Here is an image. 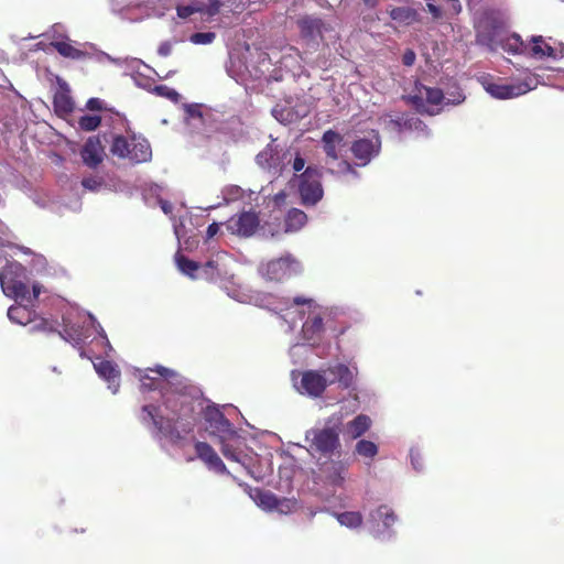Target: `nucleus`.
<instances>
[{
  "instance_id": "nucleus-9",
  "label": "nucleus",
  "mask_w": 564,
  "mask_h": 564,
  "mask_svg": "<svg viewBox=\"0 0 564 564\" xmlns=\"http://www.w3.org/2000/svg\"><path fill=\"white\" fill-rule=\"evenodd\" d=\"M310 449L323 456H330L339 446V436L335 429H312L306 432Z\"/></svg>"
},
{
  "instance_id": "nucleus-20",
  "label": "nucleus",
  "mask_w": 564,
  "mask_h": 564,
  "mask_svg": "<svg viewBox=\"0 0 564 564\" xmlns=\"http://www.w3.org/2000/svg\"><path fill=\"white\" fill-rule=\"evenodd\" d=\"M325 373L333 376V378L328 379L329 384L338 382L344 389L350 388L355 380L354 371L344 364H337L334 367H329L325 370Z\"/></svg>"
},
{
  "instance_id": "nucleus-35",
  "label": "nucleus",
  "mask_w": 564,
  "mask_h": 564,
  "mask_svg": "<svg viewBox=\"0 0 564 564\" xmlns=\"http://www.w3.org/2000/svg\"><path fill=\"white\" fill-rule=\"evenodd\" d=\"M372 518L381 520L384 528L389 529L397 521V516L394 511L388 506H380L375 513H372Z\"/></svg>"
},
{
  "instance_id": "nucleus-16",
  "label": "nucleus",
  "mask_w": 564,
  "mask_h": 564,
  "mask_svg": "<svg viewBox=\"0 0 564 564\" xmlns=\"http://www.w3.org/2000/svg\"><path fill=\"white\" fill-rule=\"evenodd\" d=\"M226 69L237 84L243 87L247 86V61L241 50L234 48L230 51Z\"/></svg>"
},
{
  "instance_id": "nucleus-14",
  "label": "nucleus",
  "mask_w": 564,
  "mask_h": 564,
  "mask_svg": "<svg viewBox=\"0 0 564 564\" xmlns=\"http://www.w3.org/2000/svg\"><path fill=\"white\" fill-rule=\"evenodd\" d=\"M482 86L485 90L492 97L498 99H509L525 94L529 88L525 84H512L506 85L498 82H494L489 78L482 79Z\"/></svg>"
},
{
  "instance_id": "nucleus-30",
  "label": "nucleus",
  "mask_w": 564,
  "mask_h": 564,
  "mask_svg": "<svg viewBox=\"0 0 564 564\" xmlns=\"http://www.w3.org/2000/svg\"><path fill=\"white\" fill-rule=\"evenodd\" d=\"M32 312L26 306H11L8 310V317L11 322L20 324V325H26L29 323L34 322L32 318Z\"/></svg>"
},
{
  "instance_id": "nucleus-42",
  "label": "nucleus",
  "mask_w": 564,
  "mask_h": 564,
  "mask_svg": "<svg viewBox=\"0 0 564 564\" xmlns=\"http://www.w3.org/2000/svg\"><path fill=\"white\" fill-rule=\"evenodd\" d=\"M215 39L216 34L214 32H196L191 35L189 41L193 44H210Z\"/></svg>"
},
{
  "instance_id": "nucleus-12",
  "label": "nucleus",
  "mask_w": 564,
  "mask_h": 564,
  "mask_svg": "<svg viewBox=\"0 0 564 564\" xmlns=\"http://www.w3.org/2000/svg\"><path fill=\"white\" fill-rule=\"evenodd\" d=\"M381 140L378 133H373L371 138H361L352 142L351 153L359 161V165H367L372 158L379 154Z\"/></svg>"
},
{
  "instance_id": "nucleus-55",
  "label": "nucleus",
  "mask_w": 564,
  "mask_h": 564,
  "mask_svg": "<svg viewBox=\"0 0 564 564\" xmlns=\"http://www.w3.org/2000/svg\"><path fill=\"white\" fill-rule=\"evenodd\" d=\"M293 304L294 305H308V306H311L313 304V300L312 299H306L304 296H295L293 299Z\"/></svg>"
},
{
  "instance_id": "nucleus-33",
  "label": "nucleus",
  "mask_w": 564,
  "mask_h": 564,
  "mask_svg": "<svg viewBox=\"0 0 564 564\" xmlns=\"http://www.w3.org/2000/svg\"><path fill=\"white\" fill-rule=\"evenodd\" d=\"M337 521L347 528L356 529L362 524V516L358 511H346L341 513H334Z\"/></svg>"
},
{
  "instance_id": "nucleus-57",
  "label": "nucleus",
  "mask_w": 564,
  "mask_h": 564,
  "mask_svg": "<svg viewBox=\"0 0 564 564\" xmlns=\"http://www.w3.org/2000/svg\"><path fill=\"white\" fill-rule=\"evenodd\" d=\"M219 231V225L217 223H213L207 227V238H213Z\"/></svg>"
},
{
  "instance_id": "nucleus-17",
  "label": "nucleus",
  "mask_w": 564,
  "mask_h": 564,
  "mask_svg": "<svg viewBox=\"0 0 564 564\" xmlns=\"http://www.w3.org/2000/svg\"><path fill=\"white\" fill-rule=\"evenodd\" d=\"M194 447L197 457L203 460L210 470L216 473L226 471L224 462L208 443L198 441L195 443Z\"/></svg>"
},
{
  "instance_id": "nucleus-61",
  "label": "nucleus",
  "mask_w": 564,
  "mask_h": 564,
  "mask_svg": "<svg viewBox=\"0 0 564 564\" xmlns=\"http://www.w3.org/2000/svg\"><path fill=\"white\" fill-rule=\"evenodd\" d=\"M187 112H188L191 116H195L196 113L200 116V112L196 111V109H194V106H188V107H187Z\"/></svg>"
},
{
  "instance_id": "nucleus-54",
  "label": "nucleus",
  "mask_w": 564,
  "mask_h": 564,
  "mask_svg": "<svg viewBox=\"0 0 564 564\" xmlns=\"http://www.w3.org/2000/svg\"><path fill=\"white\" fill-rule=\"evenodd\" d=\"M427 10L434 19H440L442 17L441 9L433 3H427Z\"/></svg>"
},
{
  "instance_id": "nucleus-56",
  "label": "nucleus",
  "mask_w": 564,
  "mask_h": 564,
  "mask_svg": "<svg viewBox=\"0 0 564 564\" xmlns=\"http://www.w3.org/2000/svg\"><path fill=\"white\" fill-rule=\"evenodd\" d=\"M451 4V11L453 14H458L462 11L459 0H446Z\"/></svg>"
},
{
  "instance_id": "nucleus-10",
  "label": "nucleus",
  "mask_w": 564,
  "mask_h": 564,
  "mask_svg": "<svg viewBox=\"0 0 564 564\" xmlns=\"http://www.w3.org/2000/svg\"><path fill=\"white\" fill-rule=\"evenodd\" d=\"M249 497L256 502L258 507L265 511H278L282 514L291 513L296 508V500L290 498L279 499L274 494L269 490L256 489L252 494L249 491Z\"/></svg>"
},
{
  "instance_id": "nucleus-62",
  "label": "nucleus",
  "mask_w": 564,
  "mask_h": 564,
  "mask_svg": "<svg viewBox=\"0 0 564 564\" xmlns=\"http://www.w3.org/2000/svg\"><path fill=\"white\" fill-rule=\"evenodd\" d=\"M173 72H169L163 78H169L170 74H172Z\"/></svg>"
},
{
  "instance_id": "nucleus-32",
  "label": "nucleus",
  "mask_w": 564,
  "mask_h": 564,
  "mask_svg": "<svg viewBox=\"0 0 564 564\" xmlns=\"http://www.w3.org/2000/svg\"><path fill=\"white\" fill-rule=\"evenodd\" d=\"M227 229L235 235L247 236V212L242 210L238 216L229 218L226 223Z\"/></svg>"
},
{
  "instance_id": "nucleus-39",
  "label": "nucleus",
  "mask_w": 564,
  "mask_h": 564,
  "mask_svg": "<svg viewBox=\"0 0 564 564\" xmlns=\"http://www.w3.org/2000/svg\"><path fill=\"white\" fill-rule=\"evenodd\" d=\"M274 117L282 123H292L299 119V116L290 108L276 106L273 109Z\"/></svg>"
},
{
  "instance_id": "nucleus-48",
  "label": "nucleus",
  "mask_w": 564,
  "mask_h": 564,
  "mask_svg": "<svg viewBox=\"0 0 564 564\" xmlns=\"http://www.w3.org/2000/svg\"><path fill=\"white\" fill-rule=\"evenodd\" d=\"M260 225L258 215L249 210V236L253 235Z\"/></svg>"
},
{
  "instance_id": "nucleus-50",
  "label": "nucleus",
  "mask_w": 564,
  "mask_h": 564,
  "mask_svg": "<svg viewBox=\"0 0 564 564\" xmlns=\"http://www.w3.org/2000/svg\"><path fill=\"white\" fill-rule=\"evenodd\" d=\"M416 55L413 50H405V52L402 55V63L405 66H412L415 62Z\"/></svg>"
},
{
  "instance_id": "nucleus-1",
  "label": "nucleus",
  "mask_w": 564,
  "mask_h": 564,
  "mask_svg": "<svg viewBox=\"0 0 564 564\" xmlns=\"http://www.w3.org/2000/svg\"><path fill=\"white\" fill-rule=\"evenodd\" d=\"M171 411V417L159 415L158 408L152 404L142 406L141 421L147 424L151 422L160 434L173 445H178L194 432L197 416L194 405L185 397L169 398L165 402Z\"/></svg>"
},
{
  "instance_id": "nucleus-24",
  "label": "nucleus",
  "mask_w": 564,
  "mask_h": 564,
  "mask_svg": "<svg viewBox=\"0 0 564 564\" xmlns=\"http://www.w3.org/2000/svg\"><path fill=\"white\" fill-rule=\"evenodd\" d=\"M95 369L100 377L109 382V387L113 388L112 391L116 393L119 388V378L120 372L113 362L109 360H101L97 365H95Z\"/></svg>"
},
{
  "instance_id": "nucleus-51",
  "label": "nucleus",
  "mask_w": 564,
  "mask_h": 564,
  "mask_svg": "<svg viewBox=\"0 0 564 564\" xmlns=\"http://www.w3.org/2000/svg\"><path fill=\"white\" fill-rule=\"evenodd\" d=\"M171 52H172V44L167 41L162 42L158 48L159 55H161L163 57L169 56L171 54Z\"/></svg>"
},
{
  "instance_id": "nucleus-28",
  "label": "nucleus",
  "mask_w": 564,
  "mask_h": 564,
  "mask_svg": "<svg viewBox=\"0 0 564 564\" xmlns=\"http://www.w3.org/2000/svg\"><path fill=\"white\" fill-rule=\"evenodd\" d=\"M51 45L58 52V54L66 58L79 61L86 58L89 55L87 52L75 47L69 42L55 41L52 42Z\"/></svg>"
},
{
  "instance_id": "nucleus-21",
  "label": "nucleus",
  "mask_w": 564,
  "mask_h": 564,
  "mask_svg": "<svg viewBox=\"0 0 564 564\" xmlns=\"http://www.w3.org/2000/svg\"><path fill=\"white\" fill-rule=\"evenodd\" d=\"M242 0H208L206 3L200 1L203 17L213 18L220 12L223 7H228L231 12H240L239 4Z\"/></svg>"
},
{
  "instance_id": "nucleus-19",
  "label": "nucleus",
  "mask_w": 564,
  "mask_h": 564,
  "mask_svg": "<svg viewBox=\"0 0 564 564\" xmlns=\"http://www.w3.org/2000/svg\"><path fill=\"white\" fill-rule=\"evenodd\" d=\"M499 47L508 54L525 55L529 45L521 39L518 33L506 35L505 33L498 39Z\"/></svg>"
},
{
  "instance_id": "nucleus-31",
  "label": "nucleus",
  "mask_w": 564,
  "mask_h": 564,
  "mask_svg": "<svg viewBox=\"0 0 564 564\" xmlns=\"http://www.w3.org/2000/svg\"><path fill=\"white\" fill-rule=\"evenodd\" d=\"M175 261H176L178 270L182 273L188 275L192 279L197 278V275L195 273L198 272L199 268H200V264L198 262L186 258L185 256L181 254L180 252H177L175 254Z\"/></svg>"
},
{
  "instance_id": "nucleus-52",
  "label": "nucleus",
  "mask_w": 564,
  "mask_h": 564,
  "mask_svg": "<svg viewBox=\"0 0 564 564\" xmlns=\"http://www.w3.org/2000/svg\"><path fill=\"white\" fill-rule=\"evenodd\" d=\"M339 172L357 174L354 166L348 161L345 160L339 163Z\"/></svg>"
},
{
  "instance_id": "nucleus-45",
  "label": "nucleus",
  "mask_w": 564,
  "mask_h": 564,
  "mask_svg": "<svg viewBox=\"0 0 564 564\" xmlns=\"http://www.w3.org/2000/svg\"><path fill=\"white\" fill-rule=\"evenodd\" d=\"M31 330H39V332H55V328L52 323H50L47 319L40 318L37 322L33 324L31 327Z\"/></svg>"
},
{
  "instance_id": "nucleus-53",
  "label": "nucleus",
  "mask_w": 564,
  "mask_h": 564,
  "mask_svg": "<svg viewBox=\"0 0 564 564\" xmlns=\"http://www.w3.org/2000/svg\"><path fill=\"white\" fill-rule=\"evenodd\" d=\"M148 370L151 371V372H156L159 376L164 377V378H167V377L173 375L172 370H170V369H167L165 367H162V366H159L155 369H148Z\"/></svg>"
},
{
  "instance_id": "nucleus-2",
  "label": "nucleus",
  "mask_w": 564,
  "mask_h": 564,
  "mask_svg": "<svg viewBox=\"0 0 564 564\" xmlns=\"http://www.w3.org/2000/svg\"><path fill=\"white\" fill-rule=\"evenodd\" d=\"M206 431L219 440L223 455L230 460L242 462L245 438L237 434L230 421L216 405H208L204 411Z\"/></svg>"
},
{
  "instance_id": "nucleus-58",
  "label": "nucleus",
  "mask_w": 564,
  "mask_h": 564,
  "mask_svg": "<svg viewBox=\"0 0 564 564\" xmlns=\"http://www.w3.org/2000/svg\"><path fill=\"white\" fill-rule=\"evenodd\" d=\"M32 290H33V297L37 299V296L40 295V293L42 291V286L36 283V284H33Z\"/></svg>"
},
{
  "instance_id": "nucleus-4",
  "label": "nucleus",
  "mask_w": 564,
  "mask_h": 564,
  "mask_svg": "<svg viewBox=\"0 0 564 564\" xmlns=\"http://www.w3.org/2000/svg\"><path fill=\"white\" fill-rule=\"evenodd\" d=\"M110 152L120 159H128L134 164L149 162L152 158V149L149 141L135 134L130 138L116 135L112 140Z\"/></svg>"
},
{
  "instance_id": "nucleus-46",
  "label": "nucleus",
  "mask_w": 564,
  "mask_h": 564,
  "mask_svg": "<svg viewBox=\"0 0 564 564\" xmlns=\"http://www.w3.org/2000/svg\"><path fill=\"white\" fill-rule=\"evenodd\" d=\"M217 270V263L213 260L207 261L204 265H200L199 271L203 272L207 279H214L215 271Z\"/></svg>"
},
{
  "instance_id": "nucleus-41",
  "label": "nucleus",
  "mask_w": 564,
  "mask_h": 564,
  "mask_svg": "<svg viewBox=\"0 0 564 564\" xmlns=\"http://www.w3.org/2000/svg\"><path fill=\"white\" fill-rule=\"evenodd\" d=\"M151 91L156 96L164 97L173 102H177L180 99V94L166 85H156L151 89Z\"/></svg>"
},
{
  "instance_id": "nucleus-27",
  "label": "nucleus",
  "mask_w": 564,
  "mask_h": 564,
  "mask_svg": "<svg viewBox=\"0 0 564 564\" xmlns=\"http://www.w3.org/2000/svg\"><path fill=\"white\" fill-rule=\"evenodd\" d=\"M307 221V215L299 209L291 208L284 218V229L285 232H295L304 227Z\"/></svg>"
},
{
  "instance_id": "nucleus-5",
  "label": "nucleus",
  "mask_w": 564,
  "mask_h": 564,
  "mask_svg": "<svg viewBox=\"0 0 564 564\" xmlns=\"http://www.w3.org/2000/svg\"><path fill=\"white\" fill-rule=\"evenodd\" d=\"M25 268L20 262L8 263L0 271V284L3 293L15 300L29 297V288L24 283Z\"/></svg>"
},
{
  "instance_id": "nucleus-47",
  "label": "nucleus",
  "mask_w": 564,
  "mask_h": 564,
  "mask_svg": "<svg viewBox=\"0 0 564 564\" xmlns=\"http://www.w3.org/2000/svg\"><path fill=\"white\" fill-rule=\"evenodd\" d=\"M86 108L90 111H101L105 109L104 101L99 98H90L86 102Z\"/></svg>"
},
{
  "instance_id": "nucleus-37",
  "label": "nucleus",
  "mask_w": 564,
  "mask_h": 564,
  "mask_svg": "<svg viewBox=\"0 0 564 564\" xmlns=\"http://www.w3.org/2000/svg\"><path fill=\"white\" fill-rule=\"evenodd\" d=\"M355 451L358 455L373 458L378 454V446L368 440H360L355 447Z\"/></svg>"
},
{
  "instance_id": "nucleus-36",
  "label": "nucleus",
  "mask_w": 564,
  "mask_h": 564,
  "mask_svg": "<svg viewBox=\"0 0 564 564\" xmlns=\"http://www.w3.org/2000/svg\"><path fill=\"white\" fill-rule=\"evenodd\" d=\"M416 15L415 10L411 8L397 7L390 11V17L394 21L399 22H411Z\"/></svg>"
},
{
  "instance_id": "nucleus-26",
  "label": "nucleus",
  "mask_w": 564,
  "mask_h": 564,
  "mask_svg": "<svg viewBox=\"0 0 564 564\" xmlns=\"http://www.w3.org/2000/svg\"><path fill=\"white\" fill-rule=\"evenodd\" d=\"M370 417L365 414H359L346 424V433L350 438L356 440L364 435L370 429Z\"/></svg>"
},
{
  "instance_id": "nucleus-18",
  "label": "nucleus",
  "mask_w": 564,
  "mask_h": 564,
  "mask_svg": "<svg viewBox=\"0 0 564 564\" xmlns=\"http://www.w3.org/2000/svg\"><path fill=\"white\" fill-rule=\"evenodd\" d=\"M104 147L98 137H90L85 142L80 155L89 167H97L102 162Z\"/></svg>"
},
{
  "instance_id": "nucleus-6",
  "label": "nucleus",
  "mask_w": 564,
  "mask_h": 564,
  "mask_svg": "<svg viewBox=\"0 0 564 564\" xmlns=\"http://www.w3.org/2000/svg\"><path fill=\"white\" fill-rule=\"evenodd\" d=\"M297 177L302 204L315 206L324 196L322 170L316 165H308Z\"/></svg>"
},
{
  "instance_id": "nucleus-49",
  "label": "nucleus",
  "mask_w": 564,
  "mask_h": 564,
  "mask_svg": "<svg viewBox=\"0 0 564 564\" xmlns=\"http://www.w3.org/2000/svg\"><path fill=\"white\" fill-rule=\"evenodd\" d=\"M82 185L85 187V188H88L90 191H95L97 189L98 187H100L101 185V182L99 180H97L96 177H85L83 178L82 181Z\"/></svg>"
},
{
  "instance_id": "nucleus-34",
  "label": "nucleus",
  "mask_w": 564,
  "mask_h": 564,
  "mask_svg": "<svg viewBox=\"0 0 564 564\" xmlns=\"http://www.w3.org/2000/svg\"><path fill=\"white\" fill-rule=\"evenodd\" d=\"M53 104L58 115H68L74 110V101L64 93L55 95Z\"/></svg>"
},
{
  "instance_id": "nucleus-23",
  "label": "nucleus",
  "mask_w": 564,
  "mask_h": 564,
  "mask_svg": "<svg viewBox=\"0 0 564 564\" xmlns=\"http://www.w3.org/2000/svg\"><path fill=\"white\" fill-rule=\"evenodd\" d=\"M323 332V318L318 315L307 318L302 326L304 338L313 344H316L322 339Z\"/></svg>"
},
{
  "instance_id": "nucleus-59",
  "label": "nucleus",
  "mask_w": 564,
  "mask_h": 564,
  "mask_svg": "<svg viewBox=\"0 0 564 564\" xmlns=\"http://www.w3.org/2000/svg\"><path fill=\"white\" fill-rule=\"evenodd\" d=\"M364 3L370 8V9H373L375 7H377L379 0H362Z\"/></svg>"
},
{
  "instance_id": "nucleus-60",
  "label": "nucleus",
  "mask_w": 564,
  "mask_h": 564,
  "mask_svg": "<svg viewBox=\"0 0 564 564\" xmlns=\"http://www.w3.org/2000/svg\"><path fill=\"white\" fill-rule=\"evenodd\" d=\"M343 481H344V477H343V476H340V474H338V475H337L336 477H334V478H333V480H332V482H333L334 485H338V486H340V485L343 484Z\"/></svg>"
},
{
  "instance_id": "nucleus-44",
  "label": "nucleus",
  "mask_w": 564,
  "mask_h": 564,
  "mask_svg": "<svg viewBox=\"0 0 564 564\" xmlns=\"http://www.w3.org/2000/svg\"><path fill=\"white\" fill-rule=\"evenodd\" d=\"M141 387L143 390L152 391L159 388V381L156 378L151 377L149 373H144L141 379Z\"/></svg>"
},
{
  "instance_id": "nucleus-43",
  "label": "nucleus",
  "mask_w": 564,
  "mask_h": 564,
  "mask_svg": "<svg viewBox=\"0 0 564 564\" xmlns=\"http://www.w3.org/2000/svg\"><path fill=\"white\" fill-rule=\"evenodd\" d=\"M292 153L293 156L290 163L292 164L293 171L297 173L304 169L306 160L303 158L299 150H294Z\"/></svg>"
},
{
  "instance_id": "nucleus-11",
  "label": "nucleus",
  "mask_w": 564,
  "mask_h": 564,
  "mask_svg": "<svg viewBox=\"0 0 564 564\" xmlns=\"http://www.w3.org/2000/svg\"><path fill=\"white\" fill-rule=\"evenodd\" d=\"M301 37L306 42L318 43L324 37V32L330 30V26L321 18L314 15H304L296 21Z\"/></svg>"
},
{
  "instance_id": "nucleus-8",
  "label": "nucleus",
  "mask_w": 564,
  "mask_h": 564,
  "mask_svg": "<svg viewBox=\"0 0 564 564\" xmlns=\"http://www.w3.org/2000/svg\"><path fill=\"white\" fill-rule=\"evenodd\" d=\"M292 156L291 149H279L273 141L256 156V162L272 175H281L285 165L290 164Z\"/></svg>"
},
{
  "instance_id": "nucleus-7",
  "label": "nucleus",
  "mask_w": 564,
  "mask_h": 564,
  "mask_svg": "<svg viewBox=\"0 0 564 564\" xmlns=\"http://www.w3.org/2000/svg\"><path fill=\"white\" fill-rule=\"evenodd\" d=\"M259 271L268 280L281 282L301 274L303 268L299 260L286 254L262 264Z\"/></svg>"
},
{
  "instance_id": "nucleus-38",
  "label": "nucleus",
  "mask_w": 564,
  "mask_h": 564,
  "mask_svg": "<svg viewBox=\"0 0 564 564\" xmlns=\"http://www.w3.org/2000/svg\"><path fill=\"white\" fill-rule=\"evenodd\" d=\"M101 123V117L98 115H84L78 119V127L84 131H94Z\"/></svg>"
},
{
  "instance_id": "nucleus-29",
  "label": "nucleus",
  "mask_w": 564,
  "mask_h": 564,
  "mask_svg": "<svg viewBox=\"0 0 564 564\" xmlns=\"http://www.w3.org/2000/svg\"><path fill=\"white\" fill-rule=\"evenodd\" d=\"M399 132L411 131V130H424L426 126L416 116H402L392 121Z\"/></svg>"
},
{
  "instance_id": "nucleus-40",
  "label": "nucleus",
  "mask_w": 564,
  "mask_h": 564,
  "mask_svg": "<svg viewBox=\"0 0 564 564\" xmlns=\"http://www.w3.org/2000/svg\"><path fill=\"white\" fill-rule=\"evenodd\" d=\"M202 10L203 9L200 7V1H198V0H192L186 6H177L176 7L177 17L181 19H186L194 13H200Z\"/></svg>"
},
{
  "instance_id": "nucleus-22",
  "label": "nucleus",
  "mask_w": 564,
  "mask_h": 564,
  "mask_svg": "<svg viewBox=\"0 0 564 564\" xmlns=\"http://www.w3.org/2000/svg\"><path fill=\"white\" fill-rule=\"evenodd\" d=\"M531 42L532 44L529 45V50L525 55L539 59L545 57L557 58L556 50L552 47L550 44H547L541 35L533 36Z\"/></svg>"
},
{
  "instance_id": "nucleus-25",
  "label": "nucleus",
  "mask_w": 564,
  "mask_h": 564,
  "mask_svg": "<svg viewBox=\"0 0 564 564\" xmlns=\"http://www.w3.org/2000/svg\"><path fill=\"white\" fill-rule=\"evenodd\" d=\"M344 137L332 130L328 129L323 133L322 137V143H323V150L328 159L337 160L338 159V151L337 148L343 143Z\"/></svg>"
},
{
  "instance_id": "nucleus-15",
  "label": "nucleus",
  "mask_w": 564,
  "mask_h": 564,
  "mask_svg": "<svg viewBox=\"0 0 564 564\" xmlns=\"http://www.w3.org/2000/svg\"><path fill=\"white\" fill-rule=\"evenodd\" d=\"M301 384L307 394L312 397H319L329 384V380L326 377L325 370L323 372L307 370L302 375Z\"/></svg>"
},
{
  "instance_id": "nucleus-3",
  "label": "nucleus",
  "mask_w": 564,
  "mask_h": 564,
  "mask_svg": "<svg viewBox=\"0 0 564 564\" xmlns=\"http://www.w3.org/2000/svg\"><path fill=\"white\" fill-rule=\"evenodd\" d=\"M507 29V19L498 9H486L475 22L476 43L496 52L499 48L498 39Z\"/></svg>"
},
{
  "instance_id": "nucleus-13",
  "label": "nucleus",
  "mask_w": 564,
  "mask_h": 564,
  "mask_svg": "<svg viewBox=\"0 0 564 564\" xmlns=\"http://www.w3.org/2000/svg\"><path fill=\"white\" fill-rule=\"evenodd\" d=\"M416 90L417 94L410 97L412 105L421 113L434 115V112L426 107L425 101L431 106H440L444 99L442 89L420 85L416 86Z\"/></svg>"
}]
</instances>
